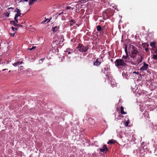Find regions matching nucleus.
<instances>
[{
    "mask_svg": "<svg viewBox=\"0 0 157 157\" xmlns=\"http://www.w3.org/2000/svg\"><path fill=\"white\" fill-rule=\"evenodd\" d=\"M15 22H16V23H18V20H16L15 21Z\"/></svg>",
    "mask_w": 157,
    "mask_h": 157,
    "instance_id": "nucleus-42",
    "label": "nucleus"
},
{
    "mask_svg": "<svg viewBox=\"0 0 157 157\" xmlns=\"http://www.w3.org/2000/svg\"><path fill=\"white\" fill-rule=\"evenodd\" d=\"M101 27L100 25H98L97 27V30L98 31H100L101 30Z\"/></svg>",
    "mask_w": 157,
    "mask_h": 157,
    "instance_id": "nucleus-23",
    "label": "nucleus"
},
{
    "mask_svg": "<svg viewBox=\"0 0 157 157\" xmlns=\"http://www.w3.org/2000/svg\"><path fill=\"white\" fill-rule=\"evenodd\" d=\"M77 48L80 52H83L87 51L89 47L88 45L84 46L82 44L79 43Z\"/></svg>",
    "mask_w": 157,
    "mask_h": 157,
    "instance_id": "nucleus-3",
    "label": "nucleus"
},
{
    "mask_svg": "<svg viewBox=\"0 0 157 157\" xmlns=\"http://www.w3.org/2000/svg\"><path fill=\"white\" fill-rule=\"evenodd\" d=\"M15 33H10V34L11 36H14V34Z\"/></svg>",
    "mask_w": 157,
    "mask_h": 157,
    "instance_id": "nucleus-30",
    "label": "nucleus"
},
{
    "mask_svg": "<svg viewBox=\"0 0 157 157\" xmlns=\"http://www.w3.org/2000/svg\"><path fill=\"white\" fill-rule=\"evenodd\" d=\"M4 63H5V61H4Z\"/></svg>",
    "mask_w": 157,
    "mask_h": 157,
    "instance_id": "nucleus-52",
    "label": "nucleus"
},
{
    "mask_svg": "<svg viewBox=\"0 0 157 157\" xmlns=\"http://www.w3.org/2000/svg\"><path fill=\"white\" fill-rule=\"evenodd\" d=\"M104 71L103 70L102 71L103 72L104 74L108 73L107 72H106V71H109L110 70V68L108 67H105L104 69Z\"/></svg>",
    "mask_w": 157,
    "mask_h": 157,
    "instance_id": "nucleus-18",
    "label": "nucleus"
},
{
    "mask_svg": "<svg viewBox=\"0 0 157 157\" xmlns=\"http://www.w3.org/2000/svg\"><path fill=\"white\" fill-rule=\"evenodd\" d=\"M127 61L123 59H117L115 62V63L116 66L118 67H124L127 65L126 63Z\"/></svg>",
    "mask_w": 157,
    "mask_h": 157,
    "instance_id": "nucleus-2",
    "label": "nucleus"
},
{
    "mask_svg": "<svg viewBox=\"0 0 157 157\" xmlns=\"http://www.w3.org/2000/svg\"><path fill=\"white\" fill-rule=\"evenodd\" d=\"M152 58L153 59H154L157 60V55H154L153 56Z\"/></svg>",
    "mask_w": 157,
    "mask_h": 157,
    "instance_id": "nucleus-27",
    "label": "nucleus"
},
{
    "mask_svg": "<svg viewBox=\"0 0 157 157\" xmlns=\"http://www.w3.org/2000/svg\"><path fill=\"white\" fill-rule=\"evenodd\" d=\"M19 17L18 16H17V14H15V17H14V20L15 21L18 20V19L17 18V17Z\"/></svg>",
    "mask_w": 157,
    "mask_h": 157,
    "instance_id": "nucleus-28",
    "label": "nucleus"
},
{
    "mask_svg": "<svg viewBox=\"0 0 157 157\" xmlns=\"http://www.w3.org/2000/svg\"><path fill=\"white\" fill-rule=\"evenodd\" d=\"M124 50H125V52L126 54H128V50H127V46L126 45H125Z\"/></svg>",
    "mask_w": 157,
    "mask_h": 157,
    "instance_id": "nucleus-26",
    "label": "nucleus"
},
{
    "mask_svg": "<svg viewBox=\"0 0 157 157\" xmlns=\"http://www.w3.org/2000/svg\"><path fill=\"white\" fill-rule=\"evenodd\" d=\"M23 63L22 61L21 62H17L15 63L12 64V65L14 66H17Z\"/></svg>",
    "mask_w": 157,
    "mask_h": 157,
    "instance_id": "nucleus-16",
    "label": "nucleus"
},
{
    "mask_svg": "<svg viewBox=\"0 0 157 157\" xmlns=\"http://www.w3.org/2000/svg\"><path fill=\"white\" fill-rule=\"evenodd\" d=\"M133 73H135V74H137V75H138L139 74V72H136V71H135V72H133Z\"/></svg>",
    "mask_w": 157,
    "mask_h": 157,
    "instance_id": "nucleus-36",
    "label": "nucleus"
},
{
    "mask_svg": "<svg viewBox=\"0 0 157 157\" xmlns=\"http://www.w3.org/2000/svg\"><path fill=\"white\" fill-rule=\"evenodd\" d=\"M13 9V8L10 7L7 10V11L6 13H5L4 14L6 17H9V15L10 14V10H12Z\"/></svg>",
    "mask_w": 157,
    "mask_h": 157,
    "instance_id": "nucleus-10",
    "label": "nucleus"
},
{
    "mask_svg": "<svg viewBox=\"0 0 157 157\" xmlns=\"http://www.w3.org/2000/svg\"><path fill=\"white\" fill-rule=\"evenodd\" d=\"M21 67H23V66H21Z\"/></svg>",
    "mask_w": 157,
    "mask_h": 157,
    "instance_id": "nucleus-50",
    "label": "nucleus"
},
{
    "mask_svg": "<svg viewBox=\"0 0 157 157\" xmlns=\"http://www.w3.org/2000/svg\"><path fill=\"white\" fill-rule=\"evenodd\" d=\"M101 63V61L99 60V59L98 58L96 60H94V61L93 64L94 66H98L100 65Z\"/></svg>",
    "mask_w": 157,
    "mask_h": 157,
    "instance_id": "nucleus-8",
    "label": "nucleus"
},
{
    "mask_svg": "<svg viewBox=\"0 0 157 157\" xmlns=\"http://www.w3.org/2000/svg\"><path fill=\"white\" fill-rule=\"evenodd\" d=\"M71 52H68V54H71Z\"/></svg>",
    "mask_w": 157,
    "mask_h": 157,
    "instance_id": "nucleus-44",
    "label": "nucleus"
},
{
    "mask_svg": "<svg viewBox=\"0 0 157 157\" xmlns=\"http://www.w3.org/2000/svg\"><path fill=\"white\" fill-rule=\"evenodd\" d=\"M2 63H0V64H1Z\"/></svg>",
    "mask_w": 157,
    "mask_h": 157,
    "instance_id": "nucleus-54",
    "label": "nucleus"
},
{
    "mask_svg": "<svg viewBox=\"0 0 157 157\" xmlns=\"http://www.w3.org/2000/svg\"><path fill=\"white\" fill-rule=\"evenodd\" d=\"M17 27H16L17 28H18L19 27H22V25H19V24H17Z\"/></svg>",
    "mask_w": 157,
    "mask_h": 157,
    "instance_id": "nucleus-34",
    "label": "nucleus"
},
{
    "mask_svg": "<svg viewBox=\"0 0 157 157\" xmlns=\"http://www.w3.org/2000/svg\"><path fill=\"white\" fill-rule=\"evenodd\" d=\"M71 7L70 6H67V7H66V9L67 10H68V9H69L71 8Z\"/></svg>",
    "mask_w": 157,
    "mask_h": 157,
    "instance_id": "nucleus-35",
    "label": "nucleus"
},
{
    "mask_svg": "<svg viewBox=\"0 0 157 157\" xmlns=\"http://www.w3.org/2000/svg\"><path fill=\"white\" fill-rule=\"evenodd\" d=\"M155 52L156 54H157V49L155 51Z\"/></svg>",
    "mask_w": 157,
    "mask_h": 157,
    "instance_id": "nucleus-39",
    "label": "nucleus"
},
{
    "mask_svg": "<svg viewBox=\"0 0 157 157\" xmlns=\"http://www.w3.org/2000/svg\"><path fill=\"white\" fill-rule=\"evenodd\" d=\"M59 26H55L53 27L52 28V30L53 33H56L59 29Z\"/></svg>",
    "mask_w": 157,
    "mask_h": 157,
    "instance_id": "nucleus-12",
    "label": "nucleus"
},
{
    "mask_svg": "<svg viewBox=\"0 0 157 157\" xmlns=\"http://www.w3.org/2000/svg\"><path fill=\"white\" fill-rule=\"evenodd\" d=\"M10 72V71H9V72Z\"/></svg>",
    "mask_w": 157,
    "mask_h": 157,
    "instance_id": "nucleus-51",
    "label": "nucleus"
},
{
    "mask_svg": "<svg viewBox=\"0 0 157 157\" xmlns=\"http://www.w3.org/2000/svg\"><path fill=\"white\" fill-rule=\"evenodd\" d=\"M122 75L124 77L127 78L128 76V74L127 72L125 73L124 72H123L122 73Z\"/></svg>",
    "mask_w": 157,
    "mask_h": 157,
    "instance_id": "nucleus-20",
    "label": "nucleus"
},
{
    "mask_svg": "<svg viewBox=\"0 0 157 157\" xmlns=\"http://www.w3.org/2000/svg\"><path fill=\"white\" fill-rule=\"evenodd\" d=\"M44 59L42 58V59H41L40 60H43Z\"/></svg>",
    "mask_w": 157,
    "mask_h": 157,
    "instance_id": "nucleus-46",
    "label": "nucleus"
},
{
    "mask_svg": "<svg viewBox=\"0 0 157 157\" xmlns=\"http://www.w3.org/2000/svg\"><path fill=\"white\" fill-rule=\"evenodd\" d=\"M116 143H117V142L115 140L112 139L111 140H110L108 142L107 144H114Z\"/></svg>",
    "mask_w": 157,
    "mask_h": 157,
    "instance_id": "nucleus-14",
    "label": "nucleus"
},
{
    "mask_svg": "<svg viewBox=\"0 0 157 157\" xmlns=\"http://www.w3.org/2000/svg\"><path fill=\"white\" fill-rule=\"evenodd\" d=\"M6 62H7V63H6V64H7L8 63H9V61H6Z\"/></svg>",
    "mask_w": 157,
    "mask_h": 157,
    "instance_id": "nucleus-43",
    "label": "nucleus"
},
{
    "mask_svg": "<svg viewBox=\"0 0 157 157\" xmlns=\"http://www.w3.org/2000/svg\"><path fill=\"white\" fill-rule=\"evenodd\" d=\"M36 48V47L35 46H33L32 48H30V50H32L35 48Z\"/></svg>",
    "mask_w": 157,
    "mask_h": 157,
    "instance_id": "nucleus-33",
    "label": "nucleus"
},
{
    "mask_svg": "<svg viewBox=\"0 0 157 157\" xmlns=\"http://www.w3.org/2000/svg\"><path fill=\"white\" fill-rule=\"evenodd\" d=\"M107 77L108 79L111 82V84H112V82L114 80V79L112 78L111 75L109 73H108L107 75H105Z\"/></svg>",
    "mask_w": 157,
    "mask_h": 157,
    "instance_id": "nucleus-9",
    "label": "nucleus"
},
{
    "mask_svg": "<svg viewBox=\"0 0 157 157\" xmlns=\"http://www.w3.org/2000/svg\"><path fill=\"white\" fill-rule=\"evenodd\" d=\"M155 42H151L150 43V45L152 48H154L155 47Z\"/></svg>",
    "mask_w": 157,
    "mask_h": 157,
    "instance_id": "nucleus-21",
    "label": "nucleus"
},
{
    "mask_svg": "<svg viewBox=\"0 0 157 157\" xmlns=\"http://www.w3.org/2000/svg\"><path fill=\"white\" fill-rule=\"evenodd\" d=\"M63 13V12H62V13H59V15H61V14H62Z\"/></svg>",
    "mask_w": 157,
    "mask_h": 157,
    "instance_id": "nucleus-40",
    "label": "nucleus"
},
{
    "mask_svg": "<svg viewBox=\"0 0 157 157\" xmlns=\"http://www.w3.org/2000/svg\"><path fill=\"white\" fill-rule=\"evenodd\" d=\"M72 10H73V8H72Z\"/></svg>",
    "mask_w": 157,
    "mask_h": 157,
    "instance_id": "nucleus-49",
    "label": "nucleus"
},
{
    "mask_svg": "<svg viewBox=\"0 0 157 157\" xmlns=\"http://www.w3.org/2000/svg\"><path fill=\"white\" fill-rule=\"evenodd\" d=\"M28 0H21L20 2H27Z\"/></svg>",
    "mask_w": 157,
    "mask_h": 157,
    "instance_id": "nucleus-31",
    "label": "nucleus"
},
{
    "mask_svg": "<svg viewBox=\"0 0 157 157\" xmlns=\"http://www.w3.org/2000/svg\"><path fill=\"white\" fill-rule=\"evenodd\" d=\"M69 21L70 22L73 23H75V21L74 20H71V21Z\"/></svg>",
    "mask_w": 157,
    "mask_h": 157,
    "instance_id": "nucleus-32",
    "label": "nucleus"
},
{
    "mask_svg": "<svg viewBox=\"0 0 157 157\" xmlns=\"http://www.w3.org/2000/svg\"><path fill=\"white\" fill-rule=\"evenodd\" d=\"M119 117L120 118V117H121V116H120V117H119V116H118V117H117V118L118 119H119V118H119Z\"/></svg>",
    "mask_w": 157,
    "mask_h": 157,
    "instance_id": "nucleus-47",
    "label": "nucleus"
},
{
    "mask_svg": "<svg viewBox=\"0 0 157 157\" xmlns=\"http://www.w3.org/2000/svg\"><path fill=\"white\" fill-rule=\"evenodd\" d=\"M70 25L71 26H73V24L72 23H70Z\"/></svg>",
    "mask_w": 157,
    "mask_h": 157,
    "instance_id": "nucleus-41",
    "label": "nucleus"
},
{
    "mask_svg": "<svg viewBox=\"0 0 157 157\" xmlns=\"http://www.w3.org/2000/svg\"><path fill=\"white\" fill-rule=\"evenodd\" d=\"M46 21V20H45V21H43L42 22V23H44Z\"/></svg>",
    "mask_w": 157,
    "mask_h": 157,
    "instance_id": "nucleus-38",
    "label": "nucleus"
},
{
    "mask_svg": "<svg viewBox=\"0 0 157 157\" xmlns=\"http://www.w3.org/2000/svg\"><path fill=\"white\" fill-rule=\"evenodd\" d=\"M129 120H128L127 121H126L125 123V126H128V124H129Z\"/></svg>",
    "mask_w": 157,
    "mask_h": 157,
    "instance_id": "nucleus-25",
    "label": "nucleus"
},
{
    "mask_svg": "<svg viewBox=\"0 0 157 157\" xmlns=\"http://www.w3.org/2000/svg\"><path fill=\"white\" fill-rule=\"evenodd\" d=\"M142 45L144 48H145L146 47H148L149 46L148 44L146 43H143L142 44Z\"/></svg>",
    "mask_w": 157,
    "mask_h": 157,
    "instance_id": "nucleus-22",
    "label": "nucleus"
},
{
    "mask_svg": "<svg viewBox=\"0 0 157 157\" xmlns=\"http://www.w3.org/2000/svg\"><path fill=\"white\" fill-rule=\"evenodd\" d=\"M1 59H0V61H1Z\"/></svg>",
    "mask_w": 157,
    "mask_h": 157,
    "instance_id": "nucleus-53",
    "label": "nucleus"
},
{
    "mask_svg": "<svg viewBox=\"0 0 157 157\" xmlns=\"http://www.w3.org/2000/svg\"><path fill=\"white\" fill-rule=\"evenodd\" d=\"M143 66L140 69V70L141 71H144L146 70L148 67V64H146L145 62H143Z\"/></svg>",
    "mask_w": 157,
    "mask_h": 157,
    "instance_id": "nucleus-6",
    "label": "nucleus"
},
{
    "mask_svg": "<svg viewBox=\"0 0 157 157\" xmlns=\"http://www.w3.org/2000/svg\"><path fill=\"white\" fill-rule=\"evenodd\" d=\"M105 13L108 16H112L113 15V11L111 9H106L105 12Z\"/></svg>",
    "mask_w": 157,
    "mask_h": 157,
    "instance_id": "nucleus-5",
    "label": "nucleus"
},
{
    "mask_svg": "<svg viewBox=\"0 0 157 157\" xmlns=\"http://www.w3.org/2000/svg\"><path fill=\"white\" fill-rule=\"evenodd\" d=\"M124 108L123 107L121 106L120 107V109H121V113L122 114H126L127 113L126 112H125L124 111Z\"/></svg>",
    "mask_w": 157,
    "mask_h": 157,
    "instance_id": "nucleus-17",
    "label": "nucleus"
},
{
    "mask_svg": "<svg viewBox=\"0 0 157 157\" xmlns=\"http://www.w3.org/2000/svg\"><path fill=\"white\" fill-rule=\"evenodd\" d=\"M7 69H3V70H2V71H5V70H7Z\"/></svg>",
    "mask_w": 157,
    "mask_h": 157,
    "instance_id": "nucleus-45",
    "label": "nucleus"
},
{
    "mask_svg": "<svg viewBox=\"0 0 157 157\" xmlns=\"http://www.w3.org/2000/svg\"><path fill=\"white\" fill-rule=\"evenodd\" d=\"M12 29L14 32H15V33L16 32L17 30V27L16 28H14L13 26H12L11 27Z\"/></svg>",
    "mask_w": 157,
    "mask_h": 157,
    "instance_id": "nucleus-24",
    "label": "nucleus"
},
{
    "mask_svg": "<svg viewBox=\"0 0 157 157\" xmlns=\"http://www.w3.org/2000/svg\"><path fill=\"white\" fill-rule=\"evenodd\" d=\"M21 10L17 8H16L14 11V12H17V13L16 14H17V16H20V15L21 14Z\"/></svg>",
    "mask_w": 157,
    "mask_h": 157,
    "instance_id": "nucleus-15",
    "label": "nucleus"
},
{
    "mask_svg": "<svg viewBox=\"0 0 157 157\" xmlns=\"http://www.w3.org/2000/svg\"><path fill=\"white\" fill-rule=\"evenodd\" d=\"M128 50L129 56L132 58L135 57L139 53L138 48L133 45H130L128 47Z\"/></svg>",
    "mask_w": 157,
    "mask_h": 157,
    "instance_id": "nucleus-1",
    "label": "nucleus"
},
{
    "mask_svg": "<svg viewBox=\"0 0 157 157\" xmlns=\"http://www.w3.org/2000/svg\"><path fill=\"white\" fill-rule=\"evenodd\" d=\"M11 24L12 25H13L14 26H15L16 27H17V23H16L15 21H11Z\"/></svg>",
    "mask_w": 157,
    "mask_h": 157,
    "instance_id": "nucleus-19",
    "label": "nucleus"
},
{
    "mask_svg": "<svg viewBox=\"0 0 157 157\" xmlns=\"http://www.w3.org/2000/svg\"><path fill=\"white\" fill-rule=\"evenodd\" d=\"M51 19H52V17H51V18L50 19H46V18H45V20H46V21L47 20H48V22H47L48 23L50 21V20Z\"/></svg>",
    "mask_w": 157,
    "mask_h": 157,
    "instance_id": "nucleus-29",
    "label": "nucleus"
},
{
    "mask_svg": "<svg viewBox=\"0 0 157 157\" xmlns=\"http://www.w3.org/2000/svg\"><path fill=\"white\" fill-rule=\"evenodd\" d=\"M138 56L137 58L136 61L132 63V64L134 65H138L142 62L143 57L140 54H138Z\"/></svg>",
    "mask_w": 157,
    "mask_h": 157,
    "instance_id": "nucleus-4",
    "label": "nucleus"
},
{
    "mask_svg": "<svg viewBox=\"0 0 157 157\" xmlns=\"http://www.w3.org/2000/svg\"><path fill=\"white\" fill-rule=\"evenodd\" d=\"M128 54H126V55L125 56H123L122 58L123 59L126 60L127 61V63H129V61L128 60Z\"/></svg>",
    "mask_w": 157,
    "mask_h": 157,
    "instance_id": "nucleus-11",
    "label": "nucleus"
},
{
    "mask_svg": "<svg viewBox=\"0 0 157 157\" xmlns=\"http://www.w3.org/2000/svg\"><path fill=\"white\" fill-rule=\"evenodd\" d=\"M145 48V51H146V52H147L148 50V47H146Z\"/></svg>",
    "mask_w": 157,
    "mask_h": 157,
    "instance_id": "nucleus-37",
    "label": "nucleus"
},
{
    "mask_svg": "<svg viewBox=\"0 0 157 157\" xmlns=\"http://www.w3.org/2000/svg\"><path fill=\"white\" fill-rule=\"evenodd\" d=\"M147 72H149V71H147Z\"/></svg>",
    "mask_w": 157,
    "mask_h": 157,
    "instance_id": "nucleus-48",
    "label": "nucleus"
},
{
    "mask_svg": "<svg viewBox=\"0 0 157 157\" xmlns=\"http://www.w3.org/2000/svg\"><path fill=\"white\" fill-rule=\"evenodd\" d=\"M88 122L91 124H93L95 123V121L94 119L91 118H90L88 119Z\"/></svg>",
    "mask_w": 157,
    "mask_h": 157,
    "instance_id": "nucleus-13",
    "label": "nucleus"
},
{
    "mask_svg": "<svg viewBox=\"0 0 157 157\" xmlns=\"http://www.w3.org/2000/svg\"><path fill=\"white\" fill-rule=\"evenodd\" d=\"M99 150L101 152H103L104 153H106L109 151L108 148L105 145H104L102 148H100Z\"/></svg>",
    "mask_w": 157,
    "mask_h": 157,
    "instance_id": "nucleus-7",
    "label": "nucleus"
}]
</instances>
